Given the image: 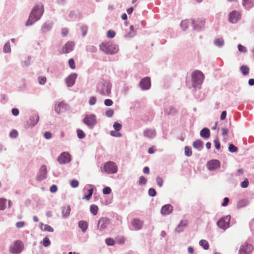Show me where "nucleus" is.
<instances>
[{"instance_id":"obj_1","label":"nucleus","mask_w":254,"mask_h":254,"mask_svg":"<svg viewBox=\"0 0 254 254\" xmlns=\"http://www.w3.org/2000/svg\"><path fill=\"white\" fill-rule=\"evenodd\" d=\"M112 84L109 80H102L97 85V92L102 96H110Z\"/></svg>"},{"instance_id":"obj_2","label":"nucleus","mask_w":254,"mask_h":254,"mask_svg":"<svg viewBox=\"0 0 254 254\" xmlns=\"http://www.w3.org/2000/svg\"><path fill=\"white\" fill-rule=\"evenodd\" d=\"M100 49L107 55H115L119 50V46L111 42L102 43L100 45Z\"/></svg>"},{"instance_id":"obj_3","label":"nucleus","mask_w":254,"mask_h":254,"mask_svg":"<svg viewBox=\"0 0 254 254\" xmlns=\"http://www.w3.org/2000/svg\"><path fill=\"white\" fill-rule=\"evenodd\" d=\"M204 79L203 73L200 70H196L191 73V83L192 87L200 88Z\"/></svg>"},{"instance_id":"obj_4","label":"nucleus","mask_w":254,"mask_h":254,"mask_svg":"<svg viewBox=\"0 0 254 254\" xmlns=\"http://www.w3.org/2000/svg\"><path fill=\"white\" fill-rule=\"evenodd\" d=\"M24 249V245L23 243L19 240L15 241L9 247V252L13 254H20Z\"/></svg>"},{"instance_id":"obj_5","label":"nucleus","mask_w":254,"mask_h":254,"mask_svg":"<svg viewBox=\"0 0 254 254\" xmlns=\"http://www.w3.org/2000/svg\"><path fill=\"white\" fill-rule=\"evenodd\" d=\"M83 122L90 128H93L97 124L96 116L94 114H87L84 118Z\"/></svg>"},{"instance_id":"obj_6","label":"nucleus","mask_w":254,"mask_h":254,"mask_svg":"<svg viewBox=\"0 0 254 254\" xmlns=\"http://www.w3.org/2000/svg\"><path fill=\"white\" fill-rule=\"evenodd\" d=\"M103 170L108 174H115L118 172V166L114 162L108 161L105 163Z\"/></svg>"},{"instance_id":"obj_7","label":"nucleus","mask_w":254,"mask_h":254,"mask_svg":"<svg viewBox=\"0 0 254 254\" xmlns=\"http://www.w3.org/2000/svg\"><path fill=\"white\" fill-rule=\"evenodd\" d=\"M230 215L223 217L217 222V225L220 228L226 230L230 227Z\"/></svg>"},{"instance_id":"obj_8","label":"nucleus","mask_w":254,"mask_h":254,"mask_svg":"<svg viewBox=\"0 0 254 254\" xmlns=\"http://www.w3.org/2000/svg\"><path fill=\"white\" fill-rule=\"evenodd\" d=\"M57 160L60 164H68L71 161V156L68 152H64L59 155Z\"/></svg>"},{"instance_id":"obj_9","label":"nucleus","mask_w":254,"mask_h":254,"mask_svg":"<svg viewBox=\"0 0 254 254\" xmlns=\"http://www.w3.org/2000/svg\"><path fill=\"white\" fill-rule=\"evenodd\" d=\"M111 221L107 217H101L99 219L97 224V229L100 231H103L106 229L110 224Z\"/></svg>"},{"instance_id":"obj_10","label":"nucleus","mask_w":254,"mask_h":254,"mask_svg":"<svg viewBox=\"0 0 254 254\" xmlns=\"http://www.w3.org/2000/svg\"><path fill=\"white\" fill-rule=\"evenodd\" d=\"M47 170L46 165H42L37 175L36 180L38 181H41L47 178Z\"/></svg>"},{"instance_id":"obj_11","label":"nucleus","mask_w":254,"mask_h":254,"mask_svg":"<svg viewBox=\"0 0 254 254\" xmlns=\"http://www.w3.org/2000/svg\"><path fill=\"white\" fill-rule=\"evenodd\" d=\"M220 167V162L218 160H211L208 161L207 163V167L210 171H214Z\"/></svg>"},{"instance_id":"obj_12","label":"nucleus","mask_w":254,"mask_h":254,"mask_svg":"<svg viewBox=\"0 0 254 254\" xmlns=\"http://www.w3.org/2000/svg\"><path fill=\"white\" fill-rule=\"evenodd\" d=\"M253 250V246L247 243L242 245L239 250L240 254H250Z\"/></svg>"},{"instance_id":"obj_13","label":"nucleus","mask_w":254,"mask_h":254,"mask_svg":"<svg viewBox=\"0 0 254 254\" xmlns=\"http://www.w3.org/2000/svg\"><path fill=\"white\" fill-rule=\"evenodd\" d=\"M193 29L201 30L204 25V20L202 18H197L196 20L193 19Z\"/></svg>"},{"instance_id":"obj_14","label":"nucleus","mask_w":254,"mask_h":254,"mask_svg":"<svg viewBox=\"0 0 254 254\" xmlns=\"http://www.w3.org/2000/svg\"><path fill=\"white\" fill-rule=\"evenodd\" d=\"M77 75L75 73L70 74L65 79V81L66 85L68 87H72L75 83V80Z\"/></svg>"},{"instance_id":"obj_15","label":"nucleus","mask_w":254,"mask_h":254,"mask_svg":"<svg viewBox=\"0 0 254 254\" xmlns=\"http://www.w3.org/2000/svg\"><path fill=\"white\" fill-rule=\"evenodd\" d=\"M139 86L142 90H148L151 86L150 79L148 77L142 78L139 82Z\"/></svg>"},{"instance_id":"obj_16","label":"nucleus","mask_w":254,"mask_h":254,"mask_svg":"<svg viewBox=\"0 0 254 254\" xmlns=\"http://www.w3.org/2000/svg\"><path fill=\"white\" fill-rule=\"evenodd\" d=\"M193 19H186L181 22L180 26L183 31H186L191 26L193 28Z\"/></svg>"},{"instance_id":"obj_17","label":"nucleus","mask_w":254,"mask_h":254,"mask_svg":"<svg viewBox=\"0 0 254 254\" xmlns=\"http://www.w3.org/2000/svg\"><path fill=\"white\" fill-rule=\"evenodd\" d=\"M74 43L71 41L67 42L62 48V52L64 54H67L71 52L74 49Z\"/></svg>"},{"instance_id":"obj_18","label":"nucleus","mask_w":254,"mask_h":254,"mask_svg":"<svg viewBox=\"0 0 254 254\" xmlns=\"http://www.w3.org/2000/svg\"><path fill=\"white\" fill-rule=\"evenodd\" d=\"M143 135L149 139H152L156 136V132L154 129L147 128L143 131Z\"/></svg>"},{"instance_id":"obj_19","label":"nucleus","mask_w":254,"mask_h":254,"mask_svg":"<svg viewBox=\"0 0 254 254\" xmlns=\"http://www.w3.org/2000/svg\"><path fill=\"white\" fill-rule=\"evenodd\" d=\"M131 224L135 230L138 231L142 229L143 222L139 219L134 218L132 220Z\"/></svg>"},{"instance_id":"obj_20","label":"nucleus","mask_w":254,"mask_h":254,"mask_svg":"<svg viewBox=\"0 0 254 254\" xmlns=\"http://www.w3.org/2000/svg\"><path fill=\"white\" fill-rule=\"evenodd\" d=\"M173 207L171 204H165L161 209V213L163 216L170 214L173 211Z\"/></svg>"},{"instance_id":"obj_21","label":"nucleus","mask_w":254,"mask_h":254,"mask_svg":"<svg viewBox=\"0 0 254 254\" xmlns=\"http://www.w3.org/2000/svg\"><path fill=\"white\" fill-rule=\"evenodd\" d=\"M187 221L186 220H182L178 225L176 228V232L181 233L184 231V228L187 226Z\"/></svg>"},{"instance_id":"obj_22","label":"nucleus","mask_w":254,"mask_h":254,"mask_svg":"<svg viewBox=\"0 0 254 254\" xmlns=\"http://www.w3.org/2000/svg\"><path fill=\"white\" fill-rule=\"evenodd\" d=\"M192 145L194 148L200 151L203 148V142L200 139H197L193 142Z\"/></svg>"},{"instance_id":"obj_23","label":"nucleus","mask_w":254,"mask_h":254,"mask_svg":"<svg viewBox=\"0 0 254 254\" xmlns=\"http://www.w3.org/2000/svg\"><path fill=\"white\" fill-rule=\"evenodd\" d=\"M78 226L81 229L82 232L85 233L87 231L88 225L87 222L81 220L78 222Z\"/></svg>"},{"instance_id":"obj_24","label":"nucleus","mask_w":254,"mask_h":254,"mask_svg":"<svg viewBox=\"0 0 254 254\" xmlns=\"http://www.w3.org/2000/svg\"><path fill=\"white\" fill-rule=\"evenodd\" d=\"M210 130L208 128L205 127L200 130V135L204 138H208L210 136Z\"/></svg>"},{"instance_id":"obj_25","label":"nucleus","mask_w":254,"mask_h":254,"mask_svg":"<svg viewBox=\"0 0 254 254\" xmlns=\"http://www.w3.org/2000/svg\"><path fill=\"white\" fill-rule=\"evenodd\" d=\"M39 117L38 114H34L30 117V122L32 126H35L39 122Z\"/></svg>"},{"instance_id":"obj_26","label":"nucleus","mask_w":254,"mask_h":254,"mask_svg":"<svg viewBox=\"0 0 254 254\" xmlns=\"http://www.w3.org/2000/svg\"><path fill=\"white\" fill-rule=\"evenodd\" d=\"M52 26V23L49 21L46 22L42 25L41 30L43 33L49 31Z\"/></svg>"},{"instance_id":"obj_27","label":"nucleus","mask_w":254,"mask_h":254,"mask_svg":"<svg viewBox=\"0 0 254 254\" xmlns=\"http://www.w3.org/2000/svg\"><path fill=\"white\" fill-rule=\"evenodd\" d=\"M70 206H67L64 207L62 209V216L64 218H67L70 215Z\"/></svg>"},{"instance_id":"obj_28","label":"nucleus","mask_w":254,"mask_h":254,"mask_svg":"<svg viewBox=\"0 0 254 254\" xmlns=\"http://www.w3.org/2000/svg\"><path fill=\"white\" fill-rule=\"evenodd\" d=\"M40 224L41 225L40 229L43 231L53 232L54 231V229L48 224H44L42 223H41Z\"/></svg>"},{"instance_id":"obj_29","label":"nucleus","mask_w":254,"mask_h":254,"mask_svg":"<svg viewBox=\"0 0 254 254\" xmlns=\"http://www.w3.org/2000/svg\"><path fill=\"white\" fill-rule=\"evenodd\" d=\"M250 203L249 201L247 199H244L240 200L237 204V207L238 208H243L248 206Z\"/></svg>"},{"instance_id":"obj_30","label":"nucleus","mask_w":254,"mask_h":254,"mask_svg":"<svg viewBox=\"0 0 254 254\" xmlns=\"http://www.w3.org/2000/svg\"><path fill=\"white\" fill-rule=\"evenodd\" d=\"M40 17H29L28 19L25 23L26 26L32 25L34 22L40 19Z\"/></svg>"},{"instance_id":"obj_31","label":"nucleus","mask_w":254,"mask_h":254,"mask_svg":"<svg viewBox=\"0 0 254 254\" xmlns=\"http://www.w3.org/2000/svg\"><path fill=\"white\" fill-rule=\"evenodd\" d=\"M243 4L246 8H250L254 5L253 0H243Z\"/></svg>"},{"instance_id":"obj_32","label":"nucleus","mask_w":254,"mask_h":254,"mask_svg":"<svg viewBox=\"0 0 254 254\" xmlns=\"http://www.w3.org/2000/svg\"><path fill=\"white\" fill-rule=\"evenodd\" d=\"M11 51L9 41H7L4 45L3 52L4 53H10Z\"/></svg>"},{"instance_id":"obj_33","label":"nucleus","mask_w":254,"mask_h":254,"mask_svg":"<svg viewBox=\"0 0 254 254\" xmlns=\"http://www.w3.org/2000/svg\"><path fill=\"white\" fill-rule=\"evenodd\" d=\"M214 45L218 47H222L224 45V40L222 38H217L214 41Z\"/></svg>"},{"instance_id":"obj_34","label":"nucleus","mask_w":254,"mask_h":254,"mask_svg":"<svg viewBox=\"0 0 254 254\" xmlns=\"http://www.w3.org/2000/svg\"><path fill=\"white\" fill-rule=\"evenodd\" d=\"M199 244L205 250H208L209 248V244L208 242L205 240H201L199 242Z\"/></svg>"},{"instance_id":"obj_35","label":"nucleus","mask_w":254,"mask_h":254,"mask_svg":"<svg viewBox=\"0 0 254 254\" xmlns=\"http://www.w3.org/2000/svg\"><path fill=\"white\" fill-rule=\"evenodd\" d=\"M250 69L248 66L243 65L240 67V71L244 75H248L249 73Z\"/></svg>"},{"instance_id":"obj_36","label":"nucleus","mask_w":254,"mask_h":254,"mask_svg":"<svg viewBox=\"0 0 254 254\" xmlns=\"http://www.w3.org/2000/svg\"><path fill=\"white\" fill-rule=\"evenodd\" d=\"M98 207L95 204H92L90 207V211L93 215L97 214Z\"/></svg>"},{"instance_id":"obj_37","label":"nucleus","mask_w":254,"mask_h":254,"mask_svg":"<svg viewBox=\"0 0 254 254\" xmlns=\"http://www.w3.org/2000/svg\"><path fill=\"white\" fill-rule=\"evenodd\" d=\"M61 109L64 110L65 111L69 109V106L64 103V101L58 103Z\"/></svg>"},{"instance_id":"obj_38","label":"nucleus","mask_w":254,"mask_h":254,"mask_svg":"<svg viewBox=\"0 0 254 254\" xmlns=\"http://www.w3.org/2000/svg\"><path fill=\"white\" fill-rule=\"evenodd\" d=\"M130 32L127 33L125 35L126 37H132L135 35V32L134 31V27L132 25L130 26Z\"/></svg>"},{"instance_id":"obj_39","label":"nucleus","mask_w":254,"mask_h":254,"mask_svg":"<svg viewBox=\"0 0 254 254\" xmlns=\"http://www.w3.org/2000/svg\"><path fill=\"white\" fill-rule=\"evenodd\" d=\"M241 17H228V20L231 23H236L240 19Z\"/></svg>"},{"instance_id":"obj_40","label":"nucleus","mask_w":254,"mask_h":254,"mask_svg":"<svg viewBox=\"0 0 254 254\" xmlns=\"http://www.w3.org/2000/svg\"><path fill=\"white\" fill-rule=\"evenodd\" d=\"M76 132H77V137L79 139H83L85 137V134L82 130H81L80 129H77L76 130Z\"/></svg>"},{"instance_id":"obj_41","label":"nucleus","mask_w":254,"mask_h":254,"mask_svg":"<svg viewBox=\"0 0 254 254\" xmlns=\"http://www.w3.org/2000/svg\"><path fill=\"white\" fill-rule=\"evenodd\" d=\"M6 202V199L5 198H0V210H3L5 208V203Z\"/></svg>"},{"instance_id":"obj_42","label":"nucleus","mask_w":254,"mask_h":254,"mask_svg":"<svg viewBox=\"0 0 254 254\" xmlns=\"http://www.w3.org/2000/svg\"><path fill=\"white\" fill-rule=\"evenodd\" d=\"M51 241L48 238L45 237L43 239V245L44 247H47L51 245Z\"/></svg>"},{"instance_id":"obj_43","label":"nucleus","mask_w":254,"mask_h":254,"mask_svg":"<svg viewBox=\"0 0 254 254\" xmlns=\"http://www.w3.org/2000/svg\"><path fill=\"white\" fill-rule=\"evenodd\" d=\"M228 150L229 152L231 153H234L237 151L238 148L233 144H230L228 147Z\"/></svg>"},{"instance_id":"obj_44","label":"nucleus","mask_w":254,"mask_h":254,"mask_svg":"<svg viewBox=\"0 0 254 254\" xmlns=\"http://www.w3.org/2000/svg\"><path fill=\"white\" fill-rule=\"evenodd\" d=\"M185 154L187 156L190 157L192 155L191 149L188 146L185 147Z\"/></svg>"},{"instance_id":"obj_45","label":"nucleus","mask_w":254,"mask_h":254,"mask_svg":"<svg viewBox=\"0 0 254 254\" xmlns=\"http://www.w3.org/2000/svg\"><path fill=\"white\" fill-rule=\"evenodd\" d=\"M110 135L114 137H121L122 134L119 131L112 130L110 132Z\"/></svg>"},{"instance_id":"obj_46","label":"nucleus","mask_w":254,"mask_h":254,"mask_svg":"<svg viewBox=\"0 0 254 254\" xmlns=\"http://www.w3.org/2000/svg\"><path fill=\"white\" fill-rule=\"evenodd\" d=\"M116 35V32L112 30H109L108 31L107 33V36L108 38H114Z\"/></svg>"},{"instance_id":"obj_47","label":"nucleus","mask_w":254,"mask_h":254,"mask_svg":"<svg viewBox=\"0 0 254 254\" xmlns=\"http://www.w3.org/2000/svg\"><path fill=\"white\" fill-rule=\"evenodd\" d=\"M94 186L92 185H87L85 187V189H88V188H90V189H88V194H90V195H92L94 191Z\"/></svg>"},{"instance_id":"obj_48","label":"nucleus","mask_w":254,"mask_h":254,"mask_svg":"<svg viewBox=\"0 0 254 254\" xmlns=\"http://www.w3.org/2000/svg\"><path fill=\"white\" fill-rule=\"evenodd\" d=\"M122 125L118 122H115L113 125V127L116 131H120L122 128Z\"/></svg>"},{"instance_id":"obj_49","label":"nucleus","mask_w":254,"mask_h":254,"mask_svg":"<svg viewBox=\"0 0 254 254\" xmlns=\"http://www.w3.org/2000/svg\"><path fill=\"white\" fill-rule=\"evenodd\" d=\"M105 242H106V244L108 246H110L114 245V244L115 243V241L112 238L106 239L105 240Z\"/></svg>"},{"instance_id":"obj_50","label":"nucleus","mask_w":254,"mask_h":254,"mask_svg":"<svg viewBox=\"0 0 254 254\" xmlns=\"http://www.w3.org/2000/svg\"><path fill=\"white\" fill-rule=\"evenodd\" d=\"M18 136V132L15 129H12L10 133L9 137L12 138H15Z\"/></svg>"},{"instance_id":"obj_51","label":"nucleus","mask_w":254,"mask_h":254,"mask_svg":"<svg viewBox=\"0 0 254 254\" xmlns=\"http://www.w3.org/2000/svg\"><path fill=\"white\" fill-rule=\"evenodd\" d=\"M68 65L71 69H74L75 68L74 61L72 58L68 60Z\"/></svg>"},{"instance_id":"obj_52","label":"nucleus","mask_w":254,"mask_h":254,"mask_svg":"<svg viewBox=\"0 0 254 254\" xmlns=\"http://www.w3.org/2000/svg\"><path fill=\"white\" fill-rule=\"evenodd\" d=\"M86 50L91 53H95L97 51V48L94 46H89L87 47Z\"/></svg>"},{"instance_id":"obj_53","label":"nucleus","mask_w":254,"mask_h":254,"mask_svg":"<svg viewBox=\"0 0 254 254\" xmlns=\"http://www.w3.org/2000/svg\"><path fill=\"white\" fill-rule=\"evenodd\" d=\"M156 183H157V184L158 185V186L159 187H162L163 186V179L160 177H157L156 178Z\"/></svg>"},{"instance_id":"obj_54","label":"nucleus","mask_w":254,"mask_h":254,"mask_svg":"<svg viewBox=\"0 0 254 254\" xmlns=\"http://www.w3.org/2000/svg\"><path fill=\"white\" fill-rule=\"evenodd\" d=\"M46 78L45 76H39L38 77V82L41 85H43L46 82Z\"/></svg>"},{"instance_id":"obj_55","label":"nucleus","mask_w":254,"mask_h":254,"mask_svg":"<svg viewBox=\"0 0 254 254\" xmlns=\"http://www.w3.org/2000/svg\"><path fill=\"white\" fill-rule=\"evenodd\" d=\"M148 194L151 197L155 196L156 195V191L154 189L150 188L148 190Z\"/></svg>"},{"instance_id":"obj_56","label":"nucleus","mask_w":254,"mask_h":254,"mask_svg":"<svg viewBox=\"0 0 254 254\" xmlns=\"http://www.w3.org/2000/svg\"><path fill=\"white\" fill-rule=\"evenodd\" d=\"M96 98L94 96H92L90 98L89 101V104L91 106L94 105L96 103Z\"/></svg>"},{"instance_id":"obj_57","label":"nucleus","mask_w":254,"mask_h":254,"mask_svg":"<svg viewBox=\"0 0 254 254\" xmlns=\"http://www.w3.org/2000/svg\"><path fill=\"white\" fill-rule=\"evenodd\" d=\"M146 182H147V180L144 177H143V176L140 177L139 181H138L139 185H145L146 183Z\"/></svg>"},{"instance_id":"obj_58","label":"nucleus","mask_w":254,"mask_h":254,"mask_svg":"<svg viewBox=\"0 0 254 254\" xmlns=\"http://www.w3.org/2000/svg\"><path fill=\"white\" fill-rule=\"evenodd\" d=\"M249 186V181L247 179H245L244 181L241 183V187L242 188H246Z\"/></svg>"},{"instance_id":"obj_59","label":"nucleus","mask_w":254,"mask_h":254,"mask_svg":"<svg viewBox=\"0 0 254 254\" xmlns=\"http://www.w3.org/2000/svg\"><path fill=\"white\" fill-rule=\"evenodd\" d=\"M238 48L239 51L242 53H245L247 51V48L246 47H245L244 46H243V45H242L241 44H239L238 45Z\"/></svg>"},{"instance_id":"obj_60","label":"nucleus","mask_w":254,"mask_h":254,"mask_svg":"<svg viewBox=\"0 0 254 254\" xmlns=\"http://www.w3.org/2000/svg\"><path fill=\"white\" fill-rule=\"evenodd\" d=\"M70 185L73 188H77L79 186V182L76 180H73L70 182Z\"/></svg>"},{"instance_id":"obj_61","label":"nucleus","mask_w":254,"mask_h":254,"mask_svg":"<svg viewBox=\"0 0 254 254\" xmlns=\"http://www.w3.org/2000/svg\"><path fill=\"white\" fill-rule=\"evenodd\" d=\"M111 189L109 187H106L104 188L103 190V193L104 194H109L111 193Z\"/></svg>"},{"instance_id":"obj_62","label":"nucleus","mask_w":254,"mask_h":254,"mask_svg":"<svg viewBox=\"0 0 254 254\" xmlns=\"http://www.w3.org/2000/svg\"><path fill=\"white\" fill-rule=\"evenodd\" d=\"M113 114H114V111H113V110H112L111 109H108L106 112V115L108 117H109V118L112 117L113 116Z\"/></svg>"},{"instance_id":"obj_63","label":"nucleus","mask_w":254,"mask_h":254,"mask_svg":"<svg viewBox=\"0 0 254 254\" xmlns=\"http://www.w3.org/2000/svg\"><path fill=\"white\" fill-rule=\"evenodd\" d=\"M113 102L112 100L111 99H107L104 101V104L106 106H108V107L111 106L113 105Z\"/></svg>"},{"instance_id":"obj_64","label":"nucleus","mask_w":254,"mask_h":254,"mask_svg":"<svg viewBox=\"0 0 254 254\" xmlns=\"http://www.w3.org/2000/svg\"><path fill=\"white\" fill-rule=\"evenodd\" d=\"M81 30L82 31V35L83 36H85L86 35L87 31V27L86 26H83L81 27Z\"/></svg>"}]
</instances>
